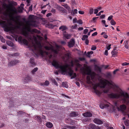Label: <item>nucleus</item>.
Segmentation results:
<instances>
[{"instance_id": "29", "label": "nucleus", "mask_w": 129, "mask_h": 129, "mask_svg": "<svg viewBox=\"0 0 129 129\" xmlns=\"http://www.w3.org/2000/svg\"><path fill=\"white\" fill-rule=\"evenodd\" d=\"M69 71L68 73L70 75V76H72L73 75V71L70 68H69Z\"/></svg>"}, {"instance_id": "32", "label": "nucleus", "mask_w": 129, "mask_h": 129, "mask_svg": "<svg viewBox=\"0 0 129 129\" xmlns=\"http://www.w3.org/2000/svg\"><path fill=\"white\" fill-rule=\"evenodd\" d=\"M62 85L63 87L67 88L68 87V85L67 84V83L66 82H63L62 83Z\"/></svg>"}, {"instance_id": "19", "label": "nucleus", "mask_w": 129, "mask_h": 129, "mask_svg": "<svg viewBox=\"0 0 129 129\" xmlns=\"http://www.w3.org/2000/svg\"><path fill=\"white\" fill-rule=\"evenodd\" d=\"M68 29V28L65 26L63 25L60 26L59 28V30H61L62 31H64Z\"/></svg>"}, {"instance_id": "18", "label": "nucleus", "mask_w": 129, "mask_h": 129, "mask_svg": "<svg viewBox=\"0 0 129 129\" xmlns=\"http://www.w3.org/2000/svg\"><path fill=\"white\" fill-rule=\"evenodd\" d=\"M79 115L78 113L76 112H73L70 114V116L71 117H76Z\"/></svg>"}, {"instance_id": "52", "label": "nucleus", "mask_w": 129, "mask_h": 129, "mask_svg": "<svg viewBox=\"0 0 129 129\" xmlns=\"http://www.w3.org/2000/svg\"><path fill=\"white\" fill-rule=\"evenodd\" d=\"M28 10L29 11H32L33 10V5H31L29 8Z\"/></svg>"}, {"instance_id": "45", "label": "nucleus", "mask_w": 129, "mask_h": 129, "mask_svg": "<svg viewBox=\"0 0 129 129\" xmlns=\"http://www.w3.org/2000/svg\"><path fill=\"white\" fill-rule=\"evenodd\" d=\"M125 47L126 49H128V44L127 43V41H126V43L125 45Z\"/></svg>"}, {"instance_id": "61", "label": "nucleus", "mask_w": 129, "mask_h": 129, "mask_svg": "<svg viewBox=\"0 0 129 129\" xmlns=\"http://www.w3.org/2000/svg\"><path fill=\"white\" fill-rule=\"evenodd\" d=\"M79 13L81 14H84V11H79L78 12Z\"/></svg>"}, {"instance_id": "22", "label": "nucleus", "mask_w": 129, "mask_h": 129, "mask_svg": "<svg viewBox=\"0 0 129 129\" xmlns=\"http://www.w3.org/2000/svg\"><path fill=\"white\" fill-rule=\"evenodd\" d=\"M87 82L89 84H91L92 82L90 81V77L89 76H87L86 77Z\"/></svg>"}, {"instance_id": "37", "label": "nucleus", "mask_w": 129, "mask_h": 129, "mask_svg": "<svg viewBox=\"0 0 129 129\" xmlns=\"http://www.w3.org/2000/svg\"><path fill=\"white\" fill-rule=\"evenodd\" d=\"M37 117L36 119H37L38 121L41 122V121L42 119L40 117L38 116L37 115L36 116Z\"/></svg>"}, {"instance_id": "13", "label": "nucleus", "mask_w": 129, "mask_h": 129, "mask_svg": "<svg viewBox=\"0 0 129 129\" xmlns=\"http://www.w3.org/2000/svg\"><path fill=\"white\" fill-rule=\"evenodd\" d=\"M89 129H100L99 127L98 126H97L94 124H90L88 126Z\"/></svg>"}, {"instance_id": "59", "label": "nucleus", "mask_w": 129, "mask_h": 129, "mask_svg": "<svg viewBox=\"0 0 129 129\" xmlns=\"http://www.w3.org/2000/svg\"><path fill=\"white\" fill-rule=\"evenodd\" d=\"M98 12V10L97 9H94V13L95 14H96Z\"/></svg>"}, {"instance_id": "20", "label": "nucleus", "mask_w": 129, "mask_h": 129, "mask_svg": "<svg viewBox=\"0 0 129 129\" xmlns=\"http://www.w3.org/2000/svg\"><path fill=\"white\" fill-rule=\"evenodd\" d=\"M30 63L31 64L32 66H35L36 64L34 62V58H31L30 59Z\"/></svg>"}, {"instance_id": "10", "label": "nucleus", "mask_w": 129, "mask_h": 129, "mask_svg": "<svg viewBox=\"0 0 129 129\" xmlns=\"http://www.w3.org/2000/svg\"><path fill=\"white\" fill-rule=\"evenodd\" d=\"M22 37L21 36H19L18 38V41L20 43H23L25 45H27L28 44V41L25 39H22Z\"/></svg>"}, {"instance_id": "42", "label": "nucleus", "mask_w": 129, "mask_h": 129, "mask_svg": "<svg viewBox=\"0 0 129 129\" xmlns=\"http://www.w3.org/2000/svg\"><path fill=\"white\" fill-rule=\"evenodd\" d=\"M27 26H30L32 25V24L31 23H30L29 21H27L26 23Z\"/></svg>"}, {"instance_id": "15", "label": "nucleus", "mask_w": 129, "mask_h": 129, "mask_svg": "<svg viewBox=\"0 0 129 129\" xmlns=\"http://www.w3.org/2000/svg\"><path fill=\"white\" fill-rule=\"evenodd\" d=\"M51 50L53 52L54 54H58L59 51V49L58 48V46H57V47L55 48H53V47L52 46V48Z\"/></svg>"}, {"instance_id": "8", "label": "nucleus", "mask_w": 129, "mask_h": 129, "mask_svg": "<svg viewBox=\"0 0 129 129\" xmlns=\"http://www.w3.org/2000/svg\"><path fill=\"white\" fill-rule=\"evenodd\" d=\"M114 104L115 105L118 111L121 110L122 111H124L126 109V106L124 105L123 104L121 105L120 106V107H118L119 105L118 104L117 102H115Z\"/></svg>"}, {"instance_id": "16", "label": "nucleus", "mask_w": 129, "mask_h": 129, "mask_svg": "<svg viewBox=\"0 0 129 129\" xmlns=\"http://www.w3.org/2000/svg\"><path fill=\"white\" fill-rule=\"evenodd\" d=\"M83 116L86 117H91L92 116V114L90 112H86L84 113L83 114Z\"/></svg>"}, {"instance_id": "12", "label": "nucleus", "mask_w": 129, "mask_h": 129, "mask_svg": "<svg viewBox=\"0 0 129 129\" xmlns=\"http://www.w3.org/2000/svg\"><path fill=\"white\" fill-rule=\"evenodd\" d=\"M19 61L17 60H12L8 64V66L9 67H11L13 65L16 64L17 63H18Z\"/></svg>"}, {"instance_id": "47", "label": "nucleus", "mask_w": 129, "mask_h": 129, "mask_svg": "<svg viewBox=\"0 0 129 129\" xmlns=\"http://www.w3.org/2000/svg\"><path fill=\"white\" fill-rule=\"evenodd\" d=\"M30 77L29 76H27L25 78V80L27 81H29L30 80Z\"/></svg>"}, {"instance_id": "36", "label": "nucleus", "mask_w": 129, "mask_h": 129, "mask_svg": "<svg viewBox=\"0 0 129 129\" xmlns=\"http://www.w3.org/2000/svg\"><path fill=\"white\" fill-rule=\"evenodd\" d=\"M52 81L55 85H56V86H58L57 83L54 79H52Z\"/></svg>"}, {"instance_id": "63", "label": "nucleus", "mask_w": 129, "mask_h": 129, "mask_svg": "<svg viewBox=\"0 0 129 129\" xmlns=\"http://www.w3.org/2000/svg\"><path fill=\"white\" fill-rule=\"evenodd\" d=\"M97 32H95L92 34V36H95L97 34Z\"/></svg>"}, {"instance_id": "38", "label": "nucleus", "mask_w": 129, "mask_h": 129, "mask_svg": "<svg viewBox=\"0 0 129 129\" xmlns=\"http://www.w3.org/2000/svg\"><path fill=\"white\" fill-rule=\"evenodd\" d=\"M88 36L87 35H84L83 36V37L82 38V40H85L87 38Z\"/></svg>"}, {"instance_id": "51", "label": "nucleus", "mask_w": 129, "mask_h": 129, "mask_svg": "<svg viewBox=\"0 0 129 129\" xmlns=\"http://www.w3.org/2000/svg\"><path fill=\"white\" fill-rule=\"evenodd\" d=\"M18 11L20 13L22 12L23 11L20 8V7H19L18 9Z\"/></svg>"}, {"instance_id": "34", "label": "nucleus", "mask_w": 129, "mask_h": 129, "mask_svg": "<svg viewBox=\"0 0 129 129\" xmlns=\"http://www.w3.org/2000/svg\"><path fill=\"white\" fill-rule=\"evenodd\" d=\"M52 47V46H51V47L46 46L45 47V48L46 50H51Z\"/></svg>"}, {"instance_id": "49", "label": "nucleus", "mask_w": 129, "mask_h": 129, "mask_svg": "<svg viewBox=\"0 0 129 129\" xmlns=\"http://www.w3.org/2000/svg\"><path fill=\"white\" fill-rule=\"evenodd\" d=\"M70 56V54L69 53H67L65 55V56L67 57L68 59L69 58Z\"/></svg>"}, {"instance_id": "9", "label": "nucleus", "mask_w": 129, "mask_h": 129, "mask_svg": "<svg viewBox=\"0 0 129 129\" xmlns=\"http://www.w3.org/2000/svg\"><path fill=\"white\" fill-rule=\"evenodd\" d=\"M83 72L85 74L89 75L91 74V70L89 67H87L85 68H83Z\"/></svg>"}, {"instance_id": "6", "label": "nucleus", "mask_w": 129, "mask_h": 129, "mask_svg": "<svg viewBox=\"0 0 129 129\" xmlns=\"http://www.w3.org/2000/svg\"><path fill=\"white\" fill-rule=\"evenodd\" d=\"M34 47V49L35 51L37 52V54L35 53L36 55L39 53L42 56H43L44 53H45L46 55L48 54V53L46 51H44L42 50V46L41 44L37 46L36 44H33Z\"/></svg>"}, {"instance_id": "54", "label": "nucleus", "mask_w": 129, "mask_h": 129, "mask_svg": "<svg viewBox=\"0 0 129 129\" xmlns=\"http://www.w3.org/2000/svg\"><path fill=\"white\" fill-rule=\"evenodd\" d=\"M77 25L75 24L74 25H72L71 27V28L72 29H74L77 27Z\"/></svg>"}, {"instance_id": "60", "label": "nucleus", "mask_w": 129, "mask_h": 129, "mask_svg": "<svg viewBox=\"0 0 129 129\" xmlns=\"http://www.w3.org/2000/svg\"><path fill=\"white\" fill-rule=\"evenodd\" d=\"M71 2L72 4L73 5H74L76 4L75 0H71Z\"/></svg>"}, {"instance_id": "23", "label": "nucleus", "mask_w": 129, "mask_h": 129, "mask_svg": "<svg viewBox=\"0 0 129 129\" xmlns=\"http://www.w3.org/2000/svg\"><path fill=\"white\" fill-rule=\"evenodd\" d=\"M41 85L44 86L45 85L48 86L49 84V82L48 81H46L44 83H41L40 84Z\"/></svg>"}, {"instance_id": "27", "label": "nucleus", "mask_w": 129, "mask_h": 129, "mask_svg": "<svg viewBox=\"0 0 129 129\" xmlns=\"http://www.w3.org/2000/svg\"><path fill=\"white\" fill-rule=\"evenodd\" d=\"M116 49V48L115 47L114 48V49L113 50L112 52V54L113 56L115 57V55L117 54V52L115 51Z\"/></svg>"}, {"instance_id": "1", "label": "nucleus", "mask_w": 129, "mask_h": 129, "mask_svg": "<svg viewBox=\"0 0 129 129\" xmlns=\"http://www.w3.org/2000/svg\"><path fill=\"white\" fill-rule=\"evenodd\" d=\"M89 75H90L91 79L93 81H94V79H95L96 80L97 79L99 80H100V83L102 85V87L104 88L107 85L108 87H107L103 90L104 93H107L110 89L113 88V87H114L115 85L114 84V83L112 81L109 82L107 80L101 79V76L99 75L96 74L94 72H91V74Z\"/></svg>"}, {"instance_id": "33", "label": "nucleus", "mask_w": 129, "mask_h": 129, "mask_svg": "<svg viewBox=\"0 0 129 129\" xmlns=\"http://www.w3.org/2000/svg\"><path fill=\"white\" fill-rule=\"evenodd\" d=\"M64 6L65 8H66L69 11L71 10V8L70 7L68 6L66 4L64 5Z\"/></svg>"}, {"instance_id": "48", "label": "nucleus", "mask_w": 129, "mask_h": 129, "mask_svg": "<svg viewBox=\"0 0 129 129\" xmlns=\"http://www.w3.org/2000/svg\"><path fill=\"white\" fill-rule=\"evenodd\" d=\"M96 49V47L95 46H93L91 48V50H95Z\"/></svg>"}, {"instance_id": "17", "label": "nucleus", "mask_w": 129, "mask_h": 129, "mask_svg": "<svg viewBox=\"0 0 129 129\" xmlns=\"http://www.w3.org/2000/svg\"><path fill=\"white\" fill-rule=\"evenodd\" d=\"M66 32L65 31H64L63 32V35L67 39H69L71 37V35L70 34H66Z\"/></svg>"}, {"instance_id": "31", "label": "nucleus", "mask_w": 129, "mask_h": 129, "mask_svg": "<svg viewBox=\"0 0 129 129\" xmlns=\"http://www.w3.org/2000/svg\"><path fill=\"white\" fill-rule=\"evenodd\" d=\"M10 56H19V54L17 52L15 53L12 54H10L9 55Z\"/></svg>"}, {"instance_id": "43", "label": "nucleus", "mask_w": 129, "mask_h": 129, "mask_svg": "<svg viewBox=\"0 0 129 129\" xmlns=\"http://www.w3.org/2000/svg\"><path fill=\"white\" fill-rule=\"evenodd\" d=\"M93 8H92L90 9L89 11V13L91 14L93 13Z\"/></svg>"}, {"instance_id": "14", "label": "nucleus", "mask_w": 129, "mask_h": 129, "mask_svg": "<svg viewBox=\"0 0 129 129\" xmlns=\"http://www.w3.org/2000/svg\"><path fill=\"white\" fill-rule=\"evenodd\" d=\"M93 121L95 123L99 124H102L103 123L102 121L97 118H94Z\"/></svg>"}, {"instance_id": "30", "label": "nucleus", "mask_w": 129, "mask_h": 129, "mask_svg": "<svg viewBox=\"0 0 129 129\" xmlns=\"http://www.w3.org/2000/svg\"><path fill=\"white\" fill-rule=\"evenodd\" d=\"M55 7L60 11L63 8V7L60 6L58 5H55Z\"/></svg>"}, {"instance_id": "55", "label": "nucleus", "mask_w": 129, "mask_h": 129, "mask_svg": "<svg viewBox=\"0 0 129 129\" xmlns=\"http://www.w3.org/2000/svg\"><path fill=\"white\" fill-rule=\"evenodd\" d=\"M78 22L80 24H82L83 23L82 21L80 19L79 20H78Z\"/></svg>"}, {"instance_id": "26", "label": "nucleus", "mask_w": 129, "mask_h": 129, "mask_svg": "<svg viewBox=\"0 0 129 129\" xmlns=\"http://www.w3.org/2000/svg\"><path fill=\"white\" fill-rule=\"evenodd\" d=\"M99 83H96L94 84H93V89L95 90H96V89L97 87L99 86Z\"/></svg>"}, {"instance_id": "41", "label": "nucleus", "mask_w": 129, "mask_h": 129, "mask_svg": "<svg viewBox=\"0 0 129 129\" xmlns=\"http://www.w3.org/2000/svg\"><path fill=\"white\" fill-rule=\"evenodd\" d=\"M125 125L127 126L129 125V120H126L125 121Z\"/></svg>"}, {"instance_id": "21", "label": "nucleus", "mask_w": 129, "mask_h": 129, "mask_svg": "<svg viewBox=\"0 0 129 129\" xmlns=\"http://www.w3.org/2000/svg\"><path fill=\"white\" fill-rule=\"evenodd\" d=\"M6 43L9 46L12 47L14 46V45L13 42L10 41H6Z\"/></svg>"}, {"instance_id": "4", "label": "nucleus", "mask_w": 129, "mask_h": 129, "mask_svg": "<svg viewBox=\"0 0 129 129\" xmlns=\"http://www.w3.org/2000/svg\"><path fill=\"white\" fill-rule=\"evenodd\" d=\"M52 64L56 68H60L63 73L67 72V68L69 66V65L67 64L63 66L59 65L57 62L55 60H53Z\"/></svg>"}, {"instance_id": "39", "label": "nucleus", "mask_w": 129, "mask_h": 129, "mask_svg": "<svg viewBox=\"0 0 129 129\" xmlns=\"http://www.w3.org/2000/svg\"><path fill=\"white\" fill-rule=\"evenodd\" d=\"M38 70V68H35L32 71L31 73H32L34 74V73L36 72V71H37Z\"/></svg>"}, {"instance_id": "53", "label": "nucleus", "mask_w": 129, "mask_h": 129, "mask_svg": "<svg viewBox=\"0 0 129 129\" xmlns=\"http://www.w3.org/2000/svg\"><path fill=\"white\" fill-rule=\"evenodd\" d=\"M113 16L112 15H110L109 16L108 18V20H111L113 18Z\"/></svg>"}, {"instance_id": "46", "label": "nucleus", "mask_w": 129, "mask_h": 129, "mask_svg": "<svg viewBox=\"0 0 129 129\" xmlns=\"http://www.w3.org/2000/svg\"><path fill=\"white\" fill-rule=\"evenodd\" d=\"M115 106L114 107H113L112 109L113 110L112 111V112H115L116 111L115 108L117 109L116 107L115 106V105H114Z\"/></svg>"}, {"instance_id": "28", "label": "nucleus", "mask_w": 129, "mask_h": 129, "mask_svg": "<svg viewBox=\"0 0 129 129\" xmlns=\"http://www.w3.org/2000/svg\"><path fill=\"white\" fill-rule=\"evenodd\" d=\"M47 126L49 128H51L53 126V124L50 122H47L46 124Z\"/></svg>"}, {"instance_id": "2", "label": "nucleus", "mask_w": 129, "mask_h": 129, "mask_svg": "<svg viewBox=\"0 0 129 129\" xmlns=\"http://www.w3.org/2000/svg\"><path fill=\"white\" fill-rule=\"evenodd\" d=\"M115 91L117 93H111L109 94V96L112 99H119L121 100L125 103H129V96L127 93L122 91L120 89H115Z\"/></svg>"}, {"instance_id": "7", "label": "nucleus", "mask_w": 129, "mask_h": 129, "mask_svg": "<svg viewBox=\"0 0 129 129\" xmlns=\"http://www.w3.org/2000/svg\"><path fill=\"white\" fill-rule=\"evenodd\" d=\"M0 24L3 25L5 28V30L8 32L11 30H14L15 28L13 27H10L6 23V22L4 21H2L0 22Z\"/></svg>"}, {"instance_id": "62", "label": "nucleus", "mask_w": 129, "mask_h": 129, "mask_svg": "<svg viewBox=\"0 0 129 129\" xmlns=\"http://www.w3.org/2000/svg\"><path fill=\"white\" fill-rule=\"evenodd\" d=\"M104 54L106 55H108V51L107 50H105V53H104Z\"/></svg>"}, {"instance_id": "11", "label": "nucleus", "mask_w": 129, "mask_h": 129, "mask_svg": "<svg viewBox=\"0 0 129 129\" xmlns=\"http://www.w3.org/2000/svg\"><path fill=\"white\" fill-rule=\"evenodd\" d=\"M75 43L74 39H72L69 42H68V46L70 48L73 47L75 45Z\"/></svg>"}, {"instance_id": "64", "label": "nucleus", "mask_w": 129, "mask_h": 129, "mask_svg": "<svg viewBox=\"0 0 129 129\" xmlns=\"http://www.w3.org/2000/svg\"><path fill=\"white\" fill-rule=\"evenodd\" d=\"M89 40L87 39H86L85 40V43L87 45H88L89 43Z\"/></svg>"}, {"instance_id": "24", "label": "nucleus", "mask_w": 129, "mask_h": 129, "mask_svg": "<svg viewBox=\"0 0 129 129\" xmlns=\"http://www.w3.org/2000/svg\"><path fill=\"white\" fill-rule=\"evenodd\" d=\"M71 13L72 15L74 16L75 14L77 13V9H75L74 10H72Z\"/></svg>"}, {"instance_id": "35", "label": "nucleus", "mask_w": 129, "mask_h": 129, "mask_svg": "<svg viewBox=\"0 0 129 129\" xmlns=\"http://www.w3.org/2000/svg\"><path fill=\"white\" fill-rule=\"evenodd\" d=\"M110 23L112 25H114L116 24V22L113 19L111 20L110 21Z\"/></svg>"}, {"instance_id": "44", "label": "nucleus", "mask_w": 129, "mask_h": 129, "mask_svg": "<svg viewBox=\"0 0 129 129\" xmlns=\"http://www.w3.org/2000/svg\"><path fill=\"white\" fill-rule=\"evenodd\" d=\"M88 31V30L87 29H86L84 30L83 34H86Z\"/></svg>"}, {"instance_id": "58", "label": "nucleus", "mask_w": 129, "mask_h": 129, "mask_svg": "<svg viewBox=\"0 0 129 129\" xmlns=\"http://www.w3.org/2000/svg\"><path fill=\"white\" fill-rule=\"evenodd\" d=\"M96 69L98 71H99L100 72H101V69L100 67L98 66L96 67Z\"/></svg>"}, {"instance_id": "25", "label": "nucleus", "mask_w": 129, "mask_h": 129, "mask_svg": "<svg viewBox=\"0 0 129 129\" xmlns=\"http://www.w3.org/2000/svg\"><path fill=\"white\" fill-rule=\"evenodd\" d=\"M109 105L108 104H106V105H103L101 104L100 105V107L102 109H104V108H107L109 107Z\"/></svg>"}, {"instance_id": "5", "label": "nucleus", "mask_w": 129, "mask_h": 129, "mask_svg": "<svg viewBox=\"0 0 129 129\" xmlns=\"http://www.w3.org/2000/svg\"><path fill=\"white\" fill-rule=\"evenodd\" d=\"M25 29L27 31L25 30H23L22 31V34L27 38H29V32H33L36 33H39L40 31L35 29H34L31 30L30 27L29 26H26L25 28Z\"/></svg>"}, {"instance_id": "56", "label": "nucleus", "mask_w": 129, "mask_h": 129, "mask_svg": "<svg viewBox=\"0 0 129 129\" xmlns=\"http://www.w3.org/2000/svg\"><path fill=\"white\" fill-rule=\"evenodd\" d=\"M76 76V74L75 73H74L73 74V76L71 77V79H72L73 78H75Z\"/></svg>"}, {"instance_id": "40", "label": "nucleus", "mask_w": 129, "mask_h": 129, "mask_svg": "<svg viewBox=\"0 0 129 129\" xmlns=\"http://www.w3.org/2000/svg\"><path fill=\"white\" fill-rule=\"evenodd\" d=\"M60 11L61 13H66L67 12L66 10L64 9L63 8H62V9Z\"/></svg>"}, {"instance_id": "3", "label": "nucleus", "mask_w": 129, "mask_h": 129, "mask_svg": "<svg viewBox=\"0 0 129 129\" xmlns=\"http://www.w3.org/2000/svg\"><path fill=\"white\" fill-rule=\"evenodd\" d=\"M4 8L6 7L8 9L3 12V14L5 15L6 16H8L11 20L16 22H17L19 20L20 16H14L15 14H17V13L16 9H10V5L6 4L4 5Z\"/></svg>"}, {"instance_id": "50", "label": "nucleus", "mask_w": 129, "mask_h": 129, "mask_svg": "<svg viewBox=\"0 0 129 129\" xmlns=\"http://www.w3.org/2000/svg\"><path fill=\"white\" fill-rule=\"evenodd\" d=\"M95 92L98 95H100L101 93L98 90H95Z\"/></svg>"}, {"instance_id": "57", "label": "nucleus", "mask_w": 129, "mask_h": 129, "mask_svg": "<svg viewBox=\"0 0 129 129\" xmlns=\"http://www.w3.org/2000/svg\"><path fill=\"white\" fill-rule=\"evenodd\" d=\"M129 64V63H127L126 62H124L122 64V66H126V65H127Z\"/></svg>"}]
</instances>
